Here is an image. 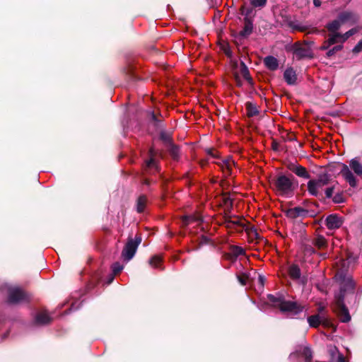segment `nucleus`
Masks as SVG:
<instances>
[{
    "label": "nucleus",
    "instance_id": "f257e3e1",
    "mask_svg": "<svg viewBox=\"0 0 362 362\" xmlns=\"http://www.w3.org/2000/svg\"><path fill=\"white\" fill-rule=\"evenodd\" d=\"M271 185L277 194L286 197H291L296 189L292 178L284 175H278L272 181Z\"/></svg>",
    "mask_w": 362,
    "mask_h": 362
},
{
    "label": "nucleus",
    "instance_id": "f03ea898",
    "mask_svg": "<svg viewBox=\"0 0 362 362\" xmlns=\"http://www.w3.org/2000/svg\"><path fill=\"white\" fill-rule=\"evenodd\" d=\"M351 170H353L356 175L362 177V164L356 158L349 161V166L343 164L340 172L346 182H347L351 187H355L357 186V180Z\"/></svg>",
    "mask_w": 362,
    "mask_h": 362
},
{
    "label": "nucleus",
    "instance_id": "7ed1b4c3",
    "mask_svg": "<svg viewBox=\"0 0 362 362\" xmlns=\"http://www.w3.org/2000/svg\"><path fill=\"white\" fill-rule=\"evenodd\" d=\"M269 300L275 307H278L283 312H289L297 314L302 310V308L296 302L285 300L281 298H276L272 295L269 296Z\"/></svg>",
    "mask_w": 362,
    "mask_h": 362
},
{
    "label": "nucleus",
    "instance_id": "20e7f679",
    "mask_svg": "<svg viewBox=\"0 0 362 362\" xmlns=\"http://www.w3.org/2000/svg\"><path fill=\"white\" fill-rule=\"evenodd\" d=\"M329 182V177L327 175L320 176L317 179H313L307 184L308 193L314 197H318L322 188Z\"/></svg>",
    "mask_w": 362,
    "mask_h": 362
},
{
    "label": "nucleus",
    "instance_id": "39448f33",
    "mask_svg": "<svg viewBox=\"0 0 362 362\" xmlns=\"http://www.w3.org/2000/svg\"><path fill=\"white\" fill-rule=\"evenodd\" d=\"M141 242V238L139 235H136L135 239H128L122 252V257L124 260L129 261L134 256Z\"/></svg>",
    "mask_w": 362,
    "mask_h": 362
},
{
    "label": "nucleus",
    "instance_id": "423d86ee",
    "mask_svg": "<svg viewBox=\"0 0 362 362\" xmlns=\"http://www.w3.org/2000/svg\"><path fill=\"white\" fill-rule=\"evenodd\" d=\"M30 300V296L22 289L18 287L9 288L8 296V303L10 304H16L23 302H27Z\"/></svg>",
    "mask_w": 362,
    "mask_h": 362
},
{
    "label": "nucleus",
    "instance_id": "0eeeda50",
    "mask_svg": "<svg viewBox=\"0 0 362 362\" xmlns=\"http://www.w3.org/2000/svg\"><path fill=\"white\" fill-rule=\"evenodd\" d=\"M293 54L298 59L313 57L312 50L307 44H296L294 47Z\"/></svg>",
    "mask_w": 362,
    "mask_h": 362
},
{
    "label": "nucleus",
    "instance_id": "6e6552de",
    "mask_svg": "<svg viewBox=\"0 0 362 362\" xmlns=\"http://www.w3.org/2000/svg\"><path fill=\"white\" fill-rule=\"evenodd\" d=\"M216 163L220 167L225 176H230L233 174L235 162L231 158L219 160Z\"/></svg>",
    "mask_w": 362,
    "mask_h": 362
},
{
    "label": "nucleus",
    "instance_id": "1a4fd4ad",
    "mask_svg": "<svg viewBox=\"0 0 362 362\" xmlns=\"http://www.w3.org/2000/svg\"><path fill=\"white\" fill-rule=\"evenodd\" d=\"M288 168L289 170H291L292 173H295L297 176L300 177L308 179L310 177L307 169L302 165L296 163H289L288 165Z\"/></svg>",
    "mask_w": 362,
    "mask_h": 362
},
{
    "label": "nucleus",
    "instance_id": "9d476101",
    "mask_svg": "<svg viewBox=\"0 0 362 362\" xmlns=\"http://www.w3.org/2000/svg\"><path fill=\"white\" fill-rule=\"evenodd\" d=\"M341 218L336 214H331L326 218V226L329 229H337L342 225Z\"/></svg>",
    "mask_w": 362,
    "mask_h": 362
},
{
    "label": "nucleus",
    "instance_id": "9b49d317",
    "mask_svg": "<svg viewBox=\"0 0 362 362\" xmlns=\"http://www.w3.org/2000/svg\"><path fill=\"white\" fill-rule=\"evenodd\" d=\"M338 306H339V315L340 317V320L343 322H347L351 320V317L349 315L348 310L345 308V306L342 304L341 299L338 300Z\"/></svg>",
    "mask_w": 362,
    "mask_h": 362
},
{
    "label": "nucleus",
    "instance_id": "f8f14e48",
    "mask_svg": "<svg viewBox=\"0 0 362 362\" xmlns=\"http://www.w3.org/2000/svg\"><path fill=\"white\" fill-rule=\"evenodd\" d=\"M338 18L343 24L346 23H354L357 21L356 15L348 11L340 13Z\"/></svg>",
    "mask_w": 362,
    "mask_h": 362
},
{
    "label": "nucleus",
    "instance_id": "ddd939ff",
    "mask_svg": "<svg viewBox=\"0 0 362 362\" xmlns=\"http://www.w3.org/2000/svg\"><path fill=\"white\" fill-rule=\"evenodd\" d=\"M355 287V282L351 277L345 278L341 282V291L344 293L346 291H354Z\"/></svg>",
    "mask_w": 362,
    "mask_h": 362
},
{
    "label": "nucleus",
    "instance_id": "4468645a",
    "mask_svg": "<svg viewBox=\"0 0 362 362\" xmlns=\"http://www.w3.org/2000/svg\"><path fill=\"white\" fill-rule=\"evenodd\" d=\"M264 64L267 69L272 71L276 70L279 67L278 60L272 56L266 57L264 59Z\"/></svg>",
    "mask_w": 362,
    "mask_h": 362
},
{
    "label": "nucleus",
    "instance_id": "2eb2a0df",
    "mask_svg": "<svg viewBox=\"0 0 362 362\" xmlns=\"http://www.w3.org/2000/svg\"><path fill=\"white\" fill-rule=\"evenodd\" d=\"M202 221V218L199 214L185 216L183 217L182 223L184 225L187 226L192 223L199 225Z\"/></svg>",
    "mask_w": 362,
    "mask_h": 362
},
{
    "label": "nucleus",
    "instance_id": "dca6fc26",
    "mask_svg": "<svg viewBox=\"0 0 362 362\" xmlns=\"http://www.w3.org/2000/svg\"><path fill=\"white\" fill-rule=\"evenodd\" d=\"M284 77L287 83L291 85L294 84L296 81V74L293 69L288 68L286 69L284 74Z\"/></svg>",
    "mask_w": 362,
    "mask_h": 362
},
{
    "label": "nucleus",
    "instance_id": "f3484780",
    "mask_svg": "<svg viewBox=\"0 0 362 362\" xmlns=\"http://www.w3.org/2000/svg\"><path fill=\"white\" fill-rule=\"evenodd\" d=\"M148 204V198L146 195H140L136 200V211L139 213L144 211Z\"/></svg>",
    "mask_w": 362,
    "mask_h": 362
},
{
    "label": "nucleus",
    "instance_id": "a211bd4d",
    "mask_svg": "<svg viewBox=\"0 0 362 362\" xmlns=\"http://www.w3.org/2000/svg\"><path fill=\"white\" fill-rule=\"evenodd\" d=\"M35 320L40 325H45L51 321V317L47 312L42 311L36 315Z\"/></svg>",
    "mask_w": 362,
    "mask_h": 362
},
{
    "label": "nucleus",
    "instance_id": "6ab92c4d",
    "mask_svg": "<svg viewBox=\"0 0 362 362\" xmlns=\"http://www.w3.org/2000/svg\"><path fill=\"white\" fill-rule=\"evenodd\" d=\"M288 275L293 280H298L300 277V269L298 266L292 264L288 267Z\"/></svg>",
    "mask_w": 362,
    "mask_h": 362
},
{
    "label": "nucleus",
    "instance_id": "aec40b11",
    "mask_svg": "<svg viewBox=\"0 0 362 362\" xmlns=\"http://www.w3.org/2000/svg\"><path fill=\"white\" fill-rule=\"evenodd\" d=\"M253 30V25L252 22L249 20H245L244 27L243 30L240 32V35L242 37H247L250 35Z\"/></svg>",
    "mask_w": 362,
    "mask_h": 362
},
{
    "label": "nucleus",
    "instance_id": "412c9836",
    "mask_svg": "<svg viewBox=\"0 0 362 362\" xmlns=\"http://www.w3.org/2000/svg\"><path fill=\"white\" fill-rule=\"evenodd\" d=\"M341 25H343V23L338 18L328 23L326 28L329 32L335 33L337 32V30L341 28Z\"/></svg>",
    "mask_w": 362,
    "mask_h": 362
},
{
    "label": "nucleus",
    "instance_id": "4be33fe9",
    "mask_svg": "<svg viewBox=\"0 0 362 362\" xmlns=\"http://www.w3.org/2000/svg\"><path fill=\"white\" fill-rule=\"evenodd\" d=\"M247 113L249 117L256 116L259 114V110L256 105L247 102L246 103Z\"/></svg>",
    "mask_w": 362,
    "mask_h": 362
},
{
    "label": "nucleus",
    "instance_id": "5701e85b",
    "mask_svg": "<svg viewBox=\"0 0 362 362\" xmlns=\"http://www.w3.org/2000/svg\"><path fill=\"white\" fill-rule=\"evenodd\" d=\"M240 74L248 82L250 83L252 81V78L250 76L249 70L243 62L240 63Z\"/></svg>",
    "mask_w": 362,
    "mask_h": 362
},
{
    "label": "nucleus",
    "instance_id": "b1692460",
    "mask_svg": "<svg viewBox=\"0 0 362 362\" xmlns=\"http://www.w3.org/2000/svg\"><path fill=\"white\" fill-rule=\"evenodd\" d=\"M237 278L238 281L243 285L245 286L247 284L250 280V274L246 272H238L237 274Z\"/></svg>",
    "mask_w": 362,
    "mask_h": 362
},
{
    "label": "nucleus",
    "instance_id": "393cba45",
    "mask_svg": "<svg viewBox=\"0 0 362 362\" xmlns=\"http://www.w3.org/2000/svg\"><path fill=\"white\" fill-rule=\"evenodd\" d=\"M162 257L154 255L149 259V264L153 268H160L162 264Z\"/></svg>",
    "mask_w": 362,
    "mask_h": 362
},
{
    "label": "nucleus",
    "instance_id": "a878e982",
    "mask_svg": "<svg viewBox=\"0 0 362 362\" xmlns=\"http://www.w3.org/2000/svg\"><path fill=\"white\" fill-rule=\"evenodd\" d=\"M230 254L235 257L245 255V250L240 246L233 245L230 247Z\"/></svg>",
    "mask_w": 362,
    "mask_h": 362
},
{
    "label": "nucleus",
    "instance_id": "bb28decb",
    "mask_svg": "<svg viewBox=\"0 0 362 362\" xmlns=\"http://www.w3.org/2000/svg\"><path fill=\"white\" fill-rule=\"evenodd\" d=\"M150 155L151 156V158L149 160H146V168H149V169L154 168L155 170H157L158 166H157L156 160L153 158V149L150 150Z\"/></svg>",
    "mask_w": 362,
    "mask_h": 362
},
{
    "label": "nucleus",
    "instance_id": "cd10ccee",
    "mask_svg": "<svg viewBox=\"0 0 362 362\" xmlns=\"http://www.w3.org/2000/svg\"><path fill=\"white\" fill-rule=\"evenodd\" d=\"M308 322L311 327H317L320 324V317L319 315H312L308 318Z\"/></svg>",
    "mask_w": 362,
    "mask_h": 362
},
{
    "label": "nucleus",
    "instance_id": "c85d7f7f",
    "mask_svg": "<svg viewBox=\"0 0 362 362\" xmlns=\"http://www.w3.org/2000/svg\"><path fill=\"white\" fill-rule=\"evenodd\" d=\"M314 245L319 249L323 248L326 246L327 242L323 236H318L314 241Z\"/></svg>",
    "mask_w": 362,
    "mask_h": 362
},
{
    "label": "nucleus",
    "instance_id": "c756f323",
    "mask_svg": "<svg viewBox=\"0 0 362 362\" xmlns=\"http://www.w3.org/2000/svg\"><path fill=\"white\" fill-rule=\"evenodd\" d=\"M328 37H332L334 41V44H336V43L342 44L344 42V41H342V39H343L342 34L337 33V32L330 33L328 35Z\"/></svg>",
    "mask_w": 362,
    "mask_h": 362
},
{
    "label": "nucleus",
    "instance_id": "7c9ffc66",
    "mask_svg": "<svg viewBox=\"0 0 362 362\" xmlns=\"http://www.w3.org/2000/svg\"><path fill=\"white\" fill-rule=\"evenodd\" d=\"M358 31V29L354 28L349 30L344 34H342V37H343L342 41H344V42L348 38H349L353 35L356 34Z\"/></svg>",
    "mask_w": 362,
    "mask_h": 362
},
{
    "label": "nucleus",
    "instance_id": "2f4dec72",
    "mask_svg": "<svg viewBox=\"0 0 362 362\" xmlns=\"http://www.w3.org/2000/svg\"><path fill=\"white\" fill-rule=\"evenodd\" d=\"M267 0H250V4L255 7H263L266 5Z\"/></svg>",
    "mask_w": 362,
    "mask_h": 362
},
{
    "label": "nucleus",
    "instance_id": "473e14b6",
    "mask_svg": "<svg viewBox=\"0 0 362 362\" xmlns=\"http://www.w3.org/2000/svg\"><path fill=\"white\" fill-rule=\"evenodd\" d=\"M334 44V41L332 37H328L327 40H326L322 45L321 46L320 49L322 50L328 49L329 47Z\"/></svg>",
    "mask_w": 362,
    "mask_h": 362
},
{
    "label": "nucleus",
    "instance_id": "72a5a7b5",
    "mask_svg": "<svg viewBox=\"0 0 362 362\" xmlns=\"http://www.w3.org/2000/svg\"><path fill=\"white\" fill-rule=\"evenodd\" d=\"M171 156L174 159H177L179 157L180 149L177 146L172 145L170 148Z\"/></svg>",
    "mask_w": 362,
    "mask_h": 362
},
{
    "label": "nucleus",
    "instance_id": "f704fd0d",
    "mask_svg": "<svg viewBox=\"0 0 362 362\" xmlns=\"http://www.w3.org/2000/svg\"><path fill=\"white\" fill-rule=\"evenodd\" d=\"M303 354L305 356V362H311L312 358V351L309 348H304Z\"/></svg>",
    "mask_w": 362,
    "mask_h": 362
},
{
    "label": "nucleus",
    "instance_id": "c9c22d12",
    "mask_svg": "<svg viewBox=\"0 0 362 362\" xmlns=\"http://www.w3.org/2000/svg\"><path fill=\"white\" fill-rule=\"evenodd\" d=\"M112 272L115 274L119 273L122 269L123 267L119 263H115L112 267Z\"/></svg>",
    "mask_w": 362,
    "mask_h": 362
},
{
    "label": "nucleus",
    "instance_id": "e433bc0d",
    "mask_svg": "<svg viewBox=\"0 0 362 362\" xmlns=\"http://www.w3.org/2000/svg\"><path fill=\"white\" fill-rule=\"evenodd\" d=\"M333 202L334 203L340 204L344 202V198L342 194H337L333 197Z\"/></svg>",
    "mask_w": 362,
    "mask_h": 362
},
{
    "label": "nucleus",
    "instance_id": "4c0bfd02",
    "mask_svg": "<svg viewBox=\"0 0 362 362\" xmlns=\"http://www.w3.org/2000/svg\"><path fill=\"white\" fill-rule=\"evenodd\" d=\"M362 51V40H360L357 45L354 47L353 52L358 53Z\"/></svg>",
    "mask_w": 362,
    "mask_h": 362
},
{
    "label": "nucleus",
    "instance_id": "58836bf2",
    "mask_svg": "<svg viewBox=\"0 0 362 362\" xmlns=\"http://www.w3.org/2000/svg\"><path fill=\"white\" fill-rule=\"evenodd\" d=\"M334 189L333 187H328L325 190V195L327 198H331L333 195Z\"/></svg>",
    "mask_w": 362,
    "mask_h": 362
},
{
    "label": "nucleus",
    "instance_id": "ea45409f",
    "mask_svg": "<svg viewBox=\"0 0 362 362\" xmlns=\"http://www.w3.org/2000/svg\"><path fill=\"white\" fill-rule=\"evenodd\" d=\"M223 200H224V204L226 206H232V199L228 196L224 197H223Z\"/></svg>",
    "mask_w": 362,
    "mask_h": 362
},
{
    "label": "nucleus",
    "instance_id": "a19ab883",
    "mask_svg": "<svg viewBox=\"0 0 362 362\" xmlns=\"http://www.w3.org/2000/svg\"><path fill=\"white\" fill-rule=\"evenodd\" d=\"M337 362H346V361L342 354H339Z\"/></svg>",
    "mask_w": 362,
    "mask_h": 362
},
{
    "label": "nucleus",
    "instance_id": "79ce46f5",
    "mask_svg": "<svg viewBox=\"0 0 362 362\" xmlns=\"http://www.w3.org/2000/svg\"><path fill=\"white\" fill-rule=\"evenodd\" d=\"M343 46L341 45L334 46L332 49H334V53L337 52L341 50L342 49Z\"/></svg>",
    "mask_w": 362,
    "mask_h": 362
},
{
    "label": "nucleus",
    "instance_id": "37998d69",
    "mask_svg": "<svg viewBox=\"0 0 362 362\" xmlns=\"http://www.w3.org/2000/svg\"><path fill=\"white\" fill-rule=\"evenodd\" d=\"M313 4L315 6L319 7L321 5V0H313Z\"/></svg>",
    "mask_w": 362,
    "mask_h": 362
},
{
    "label": "nucleus",
    "instance_id": "c03bdc74",
    "mask_svg": "<svg viewBox=\"0 0 362 362\" xmlns=\"http://www.w3.org/2000/svg\"><path fill=\"white\" fill-rule=\"evenodd\" d=\"M333 54H334V49H329L328 52H327V57H331Z\"/></svg>",
    "mask_w": 362,
    "mask_h": 362
},
{
    "label": "nucleus",
    "instance_id": "a18cd8bd",
    "mask_svg": "<svg viewBox=\"0 0 362 362\" xmlns=\"http://www.w3.org/2000/svg\"><path fill=\"white\" fill-rule=\"evenodd\" d=\"M229 219H230V218H229V217H226V221L227 223H234V224H237V223H238V221H230V220H229Z\"/></svg>",
    "mask_w": 362,
    "mask_h": 362
},
{
    "label": "nucleus",
    "instance_id": "49530a36",
    "mask_svg": "<svg viewBox=\"0 0 362 362\" xmlns=\"http://www.w3.org/2000/svg\"><path fill=\"white\" fill-rule=\"evenodd\" d=\"M208 153L210 154L212 157H214V158L217 156L214 150H209L208 151Z\"/></svg>",
    "mask_w": 362,
    "mask_h": 362
},
{
    "label": "nucleus",
    "instance_id": "de8ad7c7",
    "mask_svg": "<svg viewBox=\"0 0 362 362\" xmlns=\"http://www.w3.org/2000/svg\"><path fill=\"white\" fill-rule=\"evenodd\" d=\"M259 279L261 281V283H263V277L262 276H259Z\"/></svg>",
    "mask_w": 362,
    "mask_h": 362
},
{
    "label": "nucleus",
    "instance_id": "09e8293b",
    "mask_svg": "<svg viewBox=\"0 0 362 362\" xmlns=\"http://www.w3.org/2000/svg\"><path fill=\"white\" fill-rule=\"evenodd\" d=\"M144 184H145V185H148V184H149V182H148V181L147 180H146L144 182Z\"/></svg>",
    "mask_w": 362,
    "mask_h": 362
},
{
    "label": "nucleus",
    "instance_id": "8fccbe9b",
    "mask_svg": "<svg viewBox=\"0 0 362 362\" xmlns=\"http://www.w3.org/2000/svg\"><path fill=\"white\" fill-rule=\"evenodd\" d=\"M225 52H226V54L227 55H229V52H229L228 50H225Z\"/></svg>",
    "mask_w": 362,
    "mask_h": 362
}]
</instances>
